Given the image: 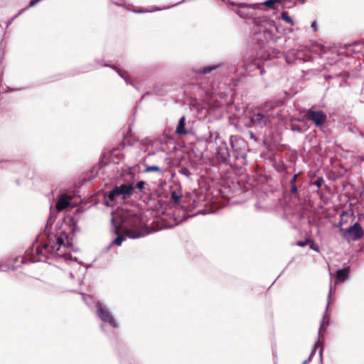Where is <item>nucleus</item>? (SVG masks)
Here are the masks:
<instances>
[{"label": "nucleus", "instance_id": "nucleus-20", "mask_svg": "<svg viewBox=\"0 0 364 364\" xmlns=\"http://www.w3.org/2000/svg\"><path fill=\"white\" fill-rule=\"evenodd\" d=\"M55 217L56 216H55L54 211L53 210V208H52V206H50V216H49L48 219L47 220L46 228V230L48 228V226H51L53 225Z\"/></svg>", "mask_w": 364, "mask_h": 364}, {"label": "nucleus", "instance_id": "nucleus-35", "mask_svg": "<svg viewBox=\"0 0 364 364\" xmlns=\"http://www.w3.org/2000/svg\"><path fill=\"white\" fill-rule=\"evenodd\" d=\"M183 2H185V0H183V1H179L178 3H176V4H173V5L166 6V7H164L163 9H170V8H171V7H173V6H176V5H178V4H181V3H183Z\"/></svg>", "mask_w": 364, "mask_h": 364}, {"label": "nucleus", "instance_id": "nucleus-27", "mask_svg": "<svg viewBox=\"0 0 364 364\" xmlns=\"http://www.w3.org/2000/svg\"><path fill=\"white\" fill-rule=\"evenodd\" d=\"M291 129L293 132H298V133H301L302 132V129L298 124H291Z\"/></svg>", "mask_w": 364, "mask_h": 364}, {"label": "nucleus", "instance_id": "nucleus-12", "mask_svg": "<svg viewBox=\"0 0 364 364\" xmlns=\"http://www.w3.org/2000/svg\"><path fill=\"white\" fill-rule=\"evenodd\" d=\"M331 291H332V287H330V291H329V293H328V301H327V304H326V311H325V312H324V314L323 315L322 321H321V323L320 325V328H319V331H318V335L319 336L321 334V330L322 329L326 330V326L328 325V323H329V319H328V315H327V311H328L329 305H330V298H331Z\"/></svg>", "mask_w": 364, "mask_h": 364}, {"label": "nucleus", "instance_id": "nucleus-21", "mask_svg": "<svg viewBox=\"0 0 364 364\" xmlns=\"http://www.w3.org/2000/svg\"><path fill=\"white\" fill-rule=\"evenodd\" d=\"M298 0H282L283 6L286 7H292L296 4ZM301 4H304L306 0H300Z\"/></svg>", "mask_w": 364, "mask_h": 364}, {"label": "nucleus", "instance_id": "nucleus-13", "mask_svg": "<svg viewBox=\"0 0 364 364\" xmlns=\"http://www.w3.org/2000/svg\"><path fill=\"white\" fill-rule=\"evenodd\" d=\"M255 69L259 70L261 75L263 74V70L261 68L260 63L259 62V60L257 59L253 60L251 63H250L245 66V70L249 72H252Z\"/></svg>", "mask_w": 364, "mask_h": 364}, {"label": "nucleus", "instance_id": "nucleus-26", "mask_svg": "<svg viewBox=\"0 0 364 364\" xmlns=\"http://www.w3.org/2000/svg\"><path fill=\"white\" fill-rule=\"evenodd\" d=\"M150 143H151V140H149V139H142L140 143V146H141L140 149L144 150L145 151L146 149L144 148V146L149 144Z\"/></svg>", "mask_w": 364, "mask_h": 364}, {"label": "nucleus", "instance_id": "nucleus-43", "mask_svg": "<svg viewBox=\"0 0 364 364\" xmlns=\"http://www.w3.org/2000/svg\"><path fill=\"white\" fill-rule=\"evenodd\" d=\"M161 10H162V9L157 8V9H154V11H161Z\"/></svg>", "mask_w": 364, "mask_h": 364}, {"label": "nucleus", "instance_id": "nucleus-17", "mask_svg": "<svg viewBox=\"0 0 364 364\" xmlns=\"http://www.w3.org/2000/svg\"><path fill=\"white\" fill-rule=\"evenodd\" d=\"M348 273H349V271H348V268H343L341 269H338L336 272L337 279L339 281L343 282L348 279Z\"/></svg>", "mask_w": 364, "mask_h": 364}, {"label": "nucleus", "instance_id": "nucleus-19", "mask_svg": "<svg viewBox=\"0 0 364 364\" xmlns=\"http://www.w3.org/2000/svg\"><path fill=\"white\" fill-rule=\"evenodd\" d=\"M165 171H166V169H162L159 166L153 165V166H146V168L144 170V172L148 173V172L156 171V172L159 173L160 176H163Z\"/></svg>", "mask_w": 364, "mask_h": 364}, {"label": "nucleus", "instance_id": "nucleus-42", "mask_svg": "<svg viewBox=\"0 0 364 364\" xmlns=\"http://www.w3.org/2000/svg\"><path fill=\"white\" fill-rule=\"evenodd\" d=\"M25 262H26V261L25 259L23 258L22 260H21V263H25Z\"/></svg>", "mask_w": 364, "mask_h": 364}, {"label": "nucleus", "instance_id": "nucleus-14", "mask_svg": "<svg viewBox=\"0 0 364 364\" xmlns=\"http://www.w3.org/2000/svg\"><path fill=\"white\" fill-rule=\"evenodd\" d=\"M221 65H222L221 64L208 65V66L203 67V68H199L198 70H195V72L197 73H200V74H207V73H210L213 70H215L220 68Z\"/></svg>", "mask_w": 364, "mask_h": 364}, {"label": "nucleus", "instance_id": "nucleus-8", "mask_svg": "<svg viewBox=\"0 0 364 364\" xmlns=\"http://www.w3.org/2000/svg\"><path fill=\"white\" fill-rule=\"evenodd\" d=\"M150 232L141 230H134L132 229H128L124 235H119L110 244L109 247L112 245H116L117 246H120L124 240H125L126 237H129L130 239H137L142 237H144L149 234Z\"/></svg>", "mask_w": 364, "mask_h": 364}, {"label": "nucleus", "instance_id": "nucleus-44", "mask_svg": "<svg viewBox=\"0 0 364 364\" xmlns=\"http://www.w3.org/2000/svg\"><path fill=\"white\" fill-rule=\"evenodd\" d=\"M100 328L102 329V331H104V326L101 325Z\"/></svg>", "mask_w": 364, "mask_h": 364}, {"label": "nucleus", "instance_id": "nucleus-23", "mask_svg": "<svg viewBox=\"0 0 364 364\" xmlns=\"http://www.w3.org/2000/svg\"><path fill=\"white\" fill-rule=\"evenodd\" d=\"M145 185H146V183L144 181H140L136 184V186L134 187H136L137 189H139L141 193H146L145 188H144Z\"/></svg>", "mask_w": 364, "mask_h": 364}, {"label": "nucleus", "instance_id": "nucleus-32", "mask_svg": "<svg viewBox=\"0 0 364 364\" xmlns=\"http://www.w3.org/2000/svg\"><path fill=\"white\" fill-rule=\"evenodd\" d=\"M308 242H309V240H305V241H301V240H300V241H298V242H297V245H298V246H300V247H304V246H306V244H307Z\"/></svg>", "mask_w": 364, "mask_h": 364}, {"label": "nucleus", "instance_id": "nucleus-31", "mask_svg": "<svg viewBox=\"0 0 364 364\" xmlns=\"http://www.w3.org/2000/svg\"><path fill=\"white\" fill-rule=\"evenodd\" d=\"M318 343V341L315 343L314 346L313 347L311 352L310 353V355H309V359H311V357L314 355Z\"/></svg>", "mask_w": 364, "mask_h": 364}, {"label": "nucleus", "instance_id": "nucleus-9", "mask_svg": "<svg viewBox=\"0 0 364 364\" xmlns=\"http://www.w3.org/2000/svg\"><path fill=\"white\" fill-rule=\"evenodd\" d=\"M305 117L314 122L316 127H321L327 120V116L323 111L314 110L312 108L306 111Z\"/></svg>", "mask_w": 364, "mask_h": 364}, {"label": "nucleus", "instance_id": "nucleus-24", "mask_svg": "<svg viewBox=\"0 0 364 364\" xmlns=\"http://www.w3.org/2000/svg\"><path fill=\"white\" fill-rule=\"evenodd\" d=\"M181 196V194L177 193L175 191L171 193V198L174 200L175 203H178Z\"/></svg>", "mask_w": 364, "mask_h": 364}, {"label": "nucleus", "instance_id": "nucleus-28", "mask_svg": "<svg viewBox=\"0 0 364 364\" xmlns=\"http://www.w3.org/2000/svg\"><path fill=\"white\" fill-rule=\"evenodd\" d=\"M112 2L119 6H124L125 0H111Z\"/></svg>", "mask_w": 364, "mask_h": 364}, {"label": "nucleus", "instance_id": "nucleus-7", "mask_svg": "<svg viewBox=\"0 0 364 364\" xmlns=\"http://www.w3.org/2000/svg\"><path fill=\"white\" fill-rule=\"evenodd\" d=\"M96 314L97 317L103 322L109 323L113 328L118 327V323L109 308L101 301L96 303Z\"/></svg>", "mask_w": 364, "mask_h": 364}, {"label": "nucleus", "instance_id": "nucleus-29", "mask_svg": "<svg viewBox=\"0 0 364 364\" xmlns=\"http://www.w3.org/2000/svg\"><path fill=\"white\" fill-rule=\"evenodd\" d=\"M181 173L186 176H189L191 175L190 171L187 168H183L180 171Z\"/></svg>", "mask_w": 364, "mask_h": 364}, {"label": "nucleus", "instance_id": "nucleus-33", "mask_svg": "<svg viewBox=\"0 0 364 364\" xmlns=\"http://www.w3.org/2000/svg\"><path fill=\"white\" fill-rule=\"evenodd\" d=\"M311 27L314 31H316L318 30V25H317L316 21H313L311 25Z\"/></svg>", "mask_w": 364, "mask_h": 364}, {"label": "nucleus", "instance_id": "nucleus-3", "mask_svg": "<svg viewBox=\"0 0 364 364\" xmlns=\"http://www.w3.org/2000/svg\"><path fill=\"white\" fill-rule=\"evenodd\" d=\"M281 107L276 102H266L261 107L255 109L249 114L250 127L262 129L270 126L273 120L281 116Z\"/></svg>", "mask_w": 364, "mask_h": 364}, {"label": "nucleus", "instance_id": "nucleus-1", "mask_svg": "<svg viewBox=\"0 0 364 364\" xmlns=\"http://www.w3.org/2000/svg\"><path fill=\"white\" fill-rule=\"evenodd\" d=\"M48 241L42 247L38 246L35 247V254L33 253V248L31 254L30 252H26V257H29V261L31 262H46L50 258L63 261L70 266V277L76 278L79 284H81L86 274V267L82 266L80 262L77 261L76 257L70 255L69 247L70 243L68 240L67 234L60 232L48 235Z\"/></svg>", "mask_w": 364, "mask_h": 364}, {"label": "nucleus", "instance_id": "nucleus-37", "mask_svg": "<svg viewBox=\"0 0 364 364\" xmlns=\"http://www.w3.org/2000/svg\"><path fill=\"white\" fill-rule=\"evenodd\" d=\"M310 247H311V249L314 250L317 252L319 250L318 246L317 245L313 244L310 246Z\"/></svg>", "mask_w": 364, "mask_h": 364}, {"label": "nucleus", "instance_id": "nucleus-16", "mask_svg": "<svg viewBox=\"0 0 364 364\" xmlns=\"http://www.w3.org/2000/svg\"><path fill=\"white\" fill-rule=\"evenodd\" d=\"M185 124H186V118L184 117H181L178 123V125L176 127V132L178 134H186L188 133V132L185 129Z\"/></svg>", "mask_w": 364, "mask_h": 364}, {"label": "nucleus", "instance_id": "nucleus-11", "mask_svg": "<svg viewBox=\"0 0 364 364\" xmlns=\"http://www.w3.org/2000/svg\"><path fill=\"white\" fill-rule=\"evenodd\" d=\"M71 200V196L68 195H61L55 205L57 212L61 211L70 206Z\"/></svg>", "mask_w": 364, "mask_h": 364}, {"label": "nucleus", "instance_id": "nucleus-25", "mask_svg": "<svg viewBox=\"0 0 364 364\" xmlns=\"http://www.w3.org/2000/svg\"><path fill=\"white\" fill-rule=\"evenodd\" d=\"M26 9H22L17 14H16L14 17H12L9 21H7L6 23V27H9L11 23L12 22L14 21V20L17 18L20 14H21L24 11H26Z\"/></svg>", "mask_w": 364, "mask_h": 364}, {"label": "nucleus", "instance_id": "nucleus-22", "mask_svg": "<svg viewBox=\"0 0 364 364\" xmlns=\"http://www.w3.org/2000/svg\"><path fill=\"white\" fill-rule=\"evenodd\" d=\"M281 16H282V18L284 21H286L287 23H288L291 25H293V21H292L291 18L288 15L287 12H286V11L282 12Z\"/></svg>", "mask_w": 364, "mask_h": 364}, {"label": "nucleus", "instance_id": "nucleus-18", "mask_svg": "<svg viewBox=\"0 0 364 364\" xmlns=\"http://www.w3.org/2000/svg\"><path fill=\"white\" fill-rule=\"evenodd\" d=\"M296 178H297V175L295 174L290 180V186H291L290 191L293 195H294L295 197L299 198L297 186L296 184Z\"/></svg>", "mask_w": 364, "mask_h": 364}, {"label": "nucleus", "instance_id": "nucleus-15", "mask_svg": "<svg viewBox=\"0 0 364 364\" xmlns=\"http://www.w3.org/2000/svg\"><path fill=\"white\" fill-rule=\"evenodd\" d=\"M112 68L117 73V74L124 80L127 85H131L132 86H134V83L131 80V79L129 77L127 73L124 70H122L117 67L113 66Z\"/></svg>", "mask_w": 364, "mask_h": 364}, {"label": "nucleus", "instance_id": "nucleus-4", "mask_svg": "<svg viewBox=\"0 0 364 364\" xmlns=\"http://www.w3.org/2000/svg\"><path fill=\"white\" fill-rule=\"evenodd\" d=\"M134 189L133 183H123L115 186L112 190L105 193V205L108 207L113 206L119 199L124 200L132 196Z\"/></svg>", "mask_w": 364, "mask_h": 364}, {"label": "nucleus", "instance_id": "nucleus-36", "mask_svg": "<svg viewBox=\"0 0 364 364\" xmlns=\"http://www.w3.org/2000/svg\"><path fill=\"white\" fill-rule=\"evenodd\" d=\"M255 208H256L257 210H264V209L265 208L264 206L260 205H259V203H255Z\"/></svg>", "mask_w": 364, "mask_h": 364}, {"label": "nucleus", "instance_id": "nucleus-10", "mask_svg": "<svg viewBox=\"0 0 364 364\" xmlns=\"http://www.w3.org/2000/svg\"><path fill=\"white\" fill-rule=\"evenodd\" d=\"M343 236L347 240H358L363 235V228L358 223H355L347 229H341Z\"/></svg>", "mask_w": 364, "mask_h": 364}, {"label": "nucleus", "instance_id": "nucleus-38", "mask_svg": "<svg viewBox=\"0 0 364 364\" xmlns=\"http://www.w3.org/2000/svg\"><path fill=\"white\" fill-rule=\"evenodd\" d=\"M319 347H320V350H319V355H320V356L321 357V355H322V352H323V346H322V344H321V343L319 345Z\"/></svg>", "mask_w": 364, "mask_h": 364}, {"label": "nucleus", "instance_id": "nucleus-5", "mask_svg": "<svg viewBox=\"0 0 364 364\" xmlns=\"http://www.w3.org/2000/svg\"><path fill=\"white\" fill-rule=\"evenodd\" d=\"M208 143L210 145L213 143L215 144V156L218 161L230 166L233 165L234 160L232 159L228 144L225 141L222 140L218 133L210 134Z\"/></svg>", "mask_w": 364, "mask_h": 364}, {"label": "nucleus", "instance_id": "nucleus-6", "mask_svg": "<svg viewBox=\"0 0 364 364\" xmlns=\"http://www.w3.org/2000/svg\"><path fill=\"white\" fill-rule=\"evenodd\" d=\"M230 144L232 150L233 165H245L247 164V153L249 151L247 142L237 136H230Z\"/></svg>", "mask_w": 364, "mask_h": 364}, {"label": "nucleus", "instance_id": "nucleus-45", "mask_svg": "<svg viewBox=\"0 0 364 364\" xmlns=\"http://www.w3.org/2000/svg\"><path fill=\"white\" fill-rule=\"evenodd\" d=\"M251 138H254V139H255V136H254V135H253V133H252V132H251Z\"/></svg>", "mask_w": 364, "mask_h": 364}, {"label": "nucleus", "instance_id": "nucleus-2", "mask_svg": "<svg viewBox=\"0 0 364 364\" xmlns=\"http://www.w3.org/2000/svg\"><path fill=\"white\" fill-rule=\"evenodd\" d=\"M281 2V0H267L263 3L257 4H235L230 2V9L236 13L241 18L251 21L257 27L254 33L253 40L258 42L259 47H264L265 43L273 38L271 30L265 28L262 23L269 21L267 16L263 14L264 6L274 9V4Z\"/></svg>", "mask_w": 364, "mask_h": 364}, {"label": "nucleus", "instance_id": "nucleus-30", "mask_svg": "<svg viewBox=\"0 0 364 364\" xmlns=\"http://www.w3.org/2000/svg\"><path fill=\"white\" fill-rule=\"evenodd\" d=\"M40 1H41V0H31V1L29 2V4H28V5L27 8H26V9H27L28 8H31V7L34 6H35L36 4H37Z\"/></svg>", "mask_w": 364, "mask_h": 364}, {"label": "nucleus", "instance_id": "nucleus-34", "mask_svg": "<svg viewBox=\"0 0 364 364\" xmlns=\"http://www.w3.org/2000/svg\"><path fill=\"white\" fill-rule=\"evenodd\" d=\"M132 11L134 12V13H137V14H141V13H146V12H148V11H144V10H141V9H132Z\"/></svg>", "mask_w": 364, "mask_h": 364}, {"label": "nucleus", "instance_id": "nucleus-46", "mask_svg": "<svg viewBox=\"0 0 364 364\" xmlns=\"http://www.w3.org/2000/svg\"><path fill=\"white\" fill-rule=\"evenodd\" d=\"M330 77H331V76H330V75H328V76H326V79H328V78H330Z\"/></svg>", "mask_w": 364, "mask_h": 364}, {"label": "nucleus", "instance_id": "nucleus-39", "mask_svg": "<svg viewBox=\"0 0 364 364\" xmlns=\"http://www.w3.org/2000/svg\"><path fill=\"white\" fill-rule=\"evenodd\" d=\"M83 299H84L85 302L87 305H89V304H90V303H89V302H88V301H87V297H85V296H83Z\"/></svg>", "mask_w": 364, "mask_h": 364}, {"label": "nucleus", "instance_id": "nucleus-40", "mask_svg": "<svg viewBox=\"0 0 364 364\" xmlns=\"http://www.w3.org/2000/svg\"><path fill=\"white\" fill-rule=\"evenodd\" d=\"M311 359H307V360H305L304 361H303V364H306Z\"/></svg>", "mask_w": 364, "mask_h": 364}, {"label": "nucleus", "instance_id": "nucleus-41", "mask_svg": "<svg viewBox=\"0 0 364 364\" xmlns=\"http://www.w3.org/2000/svg\"><path fill=\"white\" fill-rule=\"evenodd\" d=\"M4 266L3 264H0V271H3Z\"/></svg>", "mask_w": 364, "mask_h": 364}]
</instances>
